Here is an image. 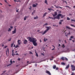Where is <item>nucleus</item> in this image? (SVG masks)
Returning a JSON list of instances; mask_svg holds the SVG:
<instances>
[{
    "mask_svg": "<svg viewBox=\"0 0 75 75\" xmlns=\"http://www.w3.org/2000/svg\"><path fill=\"white\" fill-rule=\"evenodd\" d=\"M48 25V23H45L44 24V25H43V26H44V25Z\"/></svg>",
    "mask_w": 75,
    "mask_h": 75,
    "instance_id": "nucleus-37",
    "label": "nucleus"
},
{
    "mask_svg": "<svg viewBox=\"0 0 75 75\" xmlns=\"http://www.w3.org/2000/svg\"><path fill=\"white\" fill-rule=\"evenodd\" d=\"M67 20H70V18H69L68 17H67Z\"/></svg>",
    "mask_w": 75,
    "mask_h": 75,
    "instance_id": "nucleus-31",
    "label": "nucleus"
},
{
    "mask_svg": "<svg viewBox=\"0 0 75 75\" xmlns=\"http://www.w3.org/2000/svg\"><path fill=\"white\" fill-rule=\"evenodd\" d=\"M16 55V54H14V53H12V54L13 57H14V55Z\"/></svg>",
    "mask_w": 75,
    "mask_h": 75,
    "instance_id": "nucleus-27",
    "label": "nucleus"
},
{
    "mask_svg": "<svg viewBox=\"0 0 75 75\" xmlns=\"http://www.w3.org/2000/svg\"><path fill=\"white\" fill-rule=\"evenodd\" d=\"M54 14L56 16H57V15L58 14H57V12H54Z\"/></svg>",
    "mask_w": 75,
    "mask_h": 75,
    "instance_id": "nucleus-24",
    "label": "nucleus"
},
{
    "mask_svg": "<svg viewBox=\"0 0 75 75\" xmlns=\"http://www.w3.org/2000/svg\"><path fill=\"white\" fill-rule=\"evenodd\" d=\"M69 15L70 16H72V14H71V13H69Z\"/></svg>",
    "mask_w": 75,
    "mask_h": 75,
    "instance_id": "nucleus-48",
    "label": "nucleus"
},
{
    "mask_svg": "<svg viewBox=\"0 0 75 75\" xmlns=\"http://www.w3.org/2000/svg\"><path fill=\"white\" fill-rule=\"evenodd\" d=\"M11 64H9L7 65V67H9V66H10L11 65Z\"/></svg>",
    "mask_w": 75,
    "mask_h": 75,
    "instance_id": "nucleus-49",
    "label": "nucleus"
},
{
    "mask_svg": "<svg viewBox=\"0 0 75 75\" xmlns=\"http://www.w3.org/2000/svg\"><path fill=\"white\" fill-rule=\"evenodd\" d=\"M27 38H28V39H29L28 41H30H30L31 40V39L33 40L34 38H31L30 37H28Z\"/></svg>",
    "mask_w": 75,
    "mask_h": 75,
    "instance_id": "nucleus-6",
    "label": "nucleus"
},
{
    "mask_svg": "<svg viewBox=\"0 0 75 75\" xmlns=\"http://www.w3.org/2000/svg\"><path fill=\"white\" fill-rule=\"evenodd\" d=\"M42 55H43V56H44V54L43 53H41Z\"/></svg>",
    "mask_w": 75,
    "mask_h": 75,
    "instance_id": "nucleus-50",
    "label": "nucleus"
},
{
    "mask_svg": "<svg viewBox=\"0 0 75 75\" xmlns=\"http://www.w3.org/2000/svg\"><path fill=\"white\" fill-rule=\"evenodd\" d=\"M46 14H47V12H45L44 14L43 15V17H44L45 16H46Z\"/></svg>",
    "mask_w": 75,
    "mask_h": 75,
    "instance_id": "nucleus-12",
    "label": "nucleus"
},
{
    "mask_svg": "<svg viewBox=\"0 0 75 75\" xmlns=\"http://www.w3.org/2000/svg\"><path fill=\"white\" fill-rule=\"evenodd\" d=\"M6 71H7L6 70V71H3V72L4 73H5L6 72Z\"/></svg>",
    "mask_w": 75,
    "mask_h": 75,
    "instance_id": "nucleus-58",
    "label": "nucleus"
},
{
    "mask_svg": "<svg viewBox=\"0 0 75 75\" xmlns=\"http://www.w3.org/2000/svg\"><path fill=\"white\" fill-rule=\"evenodd\" d=\"M35 53L36 57H38V53H37L36 52H35Z\"/></svg>",
    "mask_w": 75,
    "mask_h": 75,
    "instance_id": "nucleus-22",
    "label": "nucleus"
},
{
    "mask_svg": "<svg viewBox=\"0 0 75 75\" xmlns=\"http://www.w3.org/2000/svg\"><path fill=\"white\" fill-rule=\"evenodd\" d=\"M53 59H50V61H52V60H53Z\"/></svg>",
    "mask_w": 75,
    "mask_h": 75,
    "instance_id": "nucleus-43",
    "label": "nucleus"
},
{
    "mask_svg": "<svg viewBox=\"0 0 75 75\" xmlns=\"http://www.w3.org/2000/svg\"><path fill=\"white\" fill-rule=\"evenodd\" d=\"M30 54H33V53H32V52H30Z\"/></svg>",
    "mask_w": 75,
    "mask_h": 75,
    "instance_id": "nucleus-44",
    "label": "nucleus"
},
{
    "mask_svg": "<svg viewBox=\"0 0 75 75\" xmlns=\"http://www.w3.org/2000/svg\"><path fill=\"white\" fill-rule=\"evenodd\" d=\"M71 69H72V68L73 69H74V68H75V66L73 65H71Z\"/></svg>",
    "mask_w": 75,
    "mask_h": 75,
    "instance_id": "nucleus-9",
    "label": "nucleus"
},
{
    "mask_svg": "<svg viewBox=\"0 0 75 75\" xmlns=\"http://www.w3.org/2000/svg\"><path fill=\"white\" fill-rule=\"evenodd\" d=\"M18 61H20V58H18Z\"/></svg>",
    "mask_w": 75,
    "mask_h": 75,
    "instance_id": "nucleus-56",
    "label": "nucleus"
},
{
    "mask_svg": "<svg viewBox=\"0 0 75 75\" xmlns=\"http://www.w3.org/2000/svg\"><path fill=\"white\" fill-rule=\"evenodd\" d=\"M37 32H39V31H40V30H37Z\"/></svg>",
    "mask_w": 75,
    "mask_h": 75,
    "instance_id": "nucleus-63",
    "label": "nucleus"
},
{
    "mask_svg": "<svg viewBox=\"0 0 75 75\" xmlns=\"http://www.w3.org/2000/svg\"><path fill=\"white\" fill-rule=\"evenodd\" d=\"M20 41H21V40H18V45H20V43H21V42H19Z\"/></svg>",
    "mask_w": 75,
    "mask_h": 75,
    "instance_id": "nucleus-14",
    "label": "nucleus"
},
{
    "mask_svg": "<svg viewBox=\"0 0 75 75\" xmlns=\"http://www.w3.org/2000/svg\"><path fill=\"white\" fill-rule=\"evenodd\" d=\"M69 64L65 68V69H68V68H69Z\"/></svg>",
    "mask_w": 75,
    "mask_h": 75,
    "instance_id": "nucleus-10",
    "label": "nucleus"
},
{
    "mask_svg": "<svg viewBox=\"0 0 75 75\" xmlns=\"http://www.w3.org/2000/svg\"><path fill=\"white\" fill-rule=\"evenodd\" d=\"M61 64L62 65H65L66 64L65 63H64L63 62L61 63Z\"/></svg>",
    "mask_w": 75,
    "mask_h": 75,
    "instance_id": "nucleus-18",
    "label": "nucleus"
},
{
    "mask_svg": "<svg viewBox=\"0 0 75 75\" xmlns=\"http://www.w3.org/2000/svg\"><path fill=\"white\" fill-rule=\"evenodd\" d=\"M52 15L53 17H55V16H56V15H55V14L54 15V14H52Z\"/></svg>",
    "mask_w": 75,
    "mask_h": 75,
    "instance_id": "nucleus-41",
    "label": "nucleus"
},
{
    "mask_svg": "<svg viewBox=\"0 0 75 75\" xmlns=\"http://www.w3.org/2000/svg\"><path fill=\"white\" fill-rule=\"evenodd\" d=\"M33 7H35L37 6V5L35 4H33Z\"/></svg>",
    "mask_w": 75,
    "mask_h": 75,
    "instance_id": "nucleus-16",
    "label": "nucleus"
},
{
    "mask_svg": "<svg viewBox=\"0 0 75 75\" xmlns=\"http://www.w3.org/2000/svg\"><path fill=\"white\" fill-rule=\"evenodd\" d=\"M59 24L62 25V22H59Z\"/></svg>",
    "mask_w": 75,
    "mask_h": 75,
    "instance_id": "nucleus-34",
    "label": "nucleus"
},
{
    "mask_svg": "<svg viewBox=\"0 0 75 75\" xmlns=\"http://www.w3.org/2000/svg\"><path fill=\"white\" fill-rule=\"evenodd\" d=\"M43 31H42V32H39V33H43Z\"/></svg>",
    "mask_w": 75,
    "mask_h": 75,
    "instance_id": "nucleus-62",
    "label": "nucleus"
},
{
    "mask_svg": "<svg viewBox=\"0 0 75 75\" xmlns=\"http://www.w3.org/2000/svg\"><path fill=\"white\" fill-rule=\"evenodd\" d=\"M51 18H52V20H54V18H53L52 17Z\"/></svg>",
    "mask_w": 75,
    "mask_h": 75,
    "instance_id": "nucleus-60",
    "label": "nucleus"
},
{
    "mask_svg": "<svg viewBox=\"0 0 75 75\" xmlns=\"http://www.w3.org/2000/svg\"><path fill=\"white\" fill-rule=\"evenodd\" d=\"M8 47L7 46H5L4 47V48L5 49V48H6V47Z\"/></svg>",
    "mask_w": 75,
    "mask_h": 75,
    "instance_id": "nucleus-35",
    "label": "nucleus"
},
{
    "mask_svg": "<svg viewBox=\"0 0 75 75\" xmlns=\"http://www.w3.org/2000/svg\"><path fill=\"white\" fill-rule=\"evenodd\" d=\"M60 59H62V61H64L65 60V57H62Z\"/></svg>",
    "mask_w": 75,
    "mask_h": 75,
    "instance_id": "nucleus-13",
    "label": "nucleus"
},
{
    "mask_svg": "<svg viewBox=\"0 0 75 75\" xmlns=\"http://www.w3.org/2000/svg\"><path fill=\"white\" fill-rule=\"evenodd\" d=\"M48 40V39L47 38L45 40V38L44 39V41L45 42L46 41H47Z\"/></svg>",
    "mask_w": 75,
    "mask_h": 75,
    "instance_id": "nucleus-19",
    "label": "nucleus"
},
{
    "mask_svg": "<svg viewBox=\"0 0 75 75\" xmlns=\"http://www.w3.org/2000/svg\"><path fill=\"white\" fill-rule=\"evenodd\" d=\"M28 17V16H25L24 17V20L25 21V20H26V18H27Z\"/></svg>",
    "mask_w": 75,
    "mask_h": 75,
    "instance_id": "nucleus-11",
    "label": "nucleus"
},
{
    "mask_svg": "<svg viewBox=\"0 0 75 75\" xmlns=\"http://www.w3.org/2000/svg\"><path fill=\"white\" fill-rule=\"evenodd\" d=\"M64 60H66V61H68V59L66 57H64Z\"/></svg>",
    "mask_w": 75,
    "mask_h": 75,
    "instance_id": "nucleus-25",
    "label": "nucleus"
},
{
    "mask_svg": "<svg viewBox=\"0 0 75 75\" xmlns=\"http://www.w3.org/2000/svg\"><path fill=\"white\" fill-rule=\"evenodd\" d=\"M62 48H64V47H65V45H64V44L62 45Z\"/></svg>",
    "mask_w": 75,
    "mask_h": 75,
    "instance_id": "nucleus-29",
    "label": "nucleus"
},
{
    "mask_svg": "<svg viewBox=\"0 0 75 75\" xmlns=\"http://www.w3.org/2000/svg\"><path fill=\"white\" fill-rule=\"evenodd\" d=\"M71 21H74V22H75V20H73V19H71Z\"/></svg>",
    "mask_w": 75,
    "mask_h": 75,
    "instance_id": "nucleus-36",
    "label": "nucleus"
},
{
    "mask_svg": "<svg viewBox=\"0 0 75 75\" xmlns=\"http://www.w3.org/2000/svg\"><path fill=\"white\" fill-rule=\"evenodd\" d=\"M12 34H16V28H15L14 30L12 31Z\"/></svg>",
    "mask_w": 75,
    "mask_h": 75,
    "instance_id": "nucleus-3",
    "label": "nucleus"
},
{
    "mask_svg": "<svg viewBox=\"0 0 75 75\" xmlns=\"http://www.w3.org/2000/svg\"><path fill=\"white\" fill-rule=\"evenodd\" d=\"M64 16L61 17V18H64Z\"/></svg>",
    "mask_w": 75,
    "mask_h": 75,
    "instance_id": "nucleus-59",
    "label": "nucleus"
},
{
    "mask_svg": "<svg viewBox=\"0 0 75 75\" xmlns=\"http://www.w3.org/2000/svg\"><path fill=\"white\" fill-rule=\"evenodd\" d=\"M48 10H49V11H50L51 10V9H50V8H48Z\"/></svg>",
    "mask_w": 75,
    "mask_h": 75,
    "instance_id": "nucleus-61",
    "label": "nucleus"
},
{
    "mask_svg": "<svg viewBox=\"0 0 75 75\" xmlns=\"http://www.w3.org/2000/svg\"><path fill=\"white\" fill-rule=\"evenodd\" d=\"M24 42H23L24 44H27V41L26 40H24Z\"/></svg>",
    "mask_w": 75,
    "mask_h": 75,
    "instance_id": "nucleus-8",
    "label": "nucleus"
},
{
    "mask_svg": "<svg viewBox=\"0 0 75 75\" xmlns=\"http://www.w3.org/2000/svg\"><path fill=\"white\" fill-rule=\"evenodd\" d=\"M15 55H19V54H18V53H16V54H15Z\"/></svg>",
    "mask_w": 75,
    "mask_h": 75,
    "instance_id": "nucleus-51",
    "label": "nucleus"
},
{
    "mask_svg": "<svg viewBox=\"0 0 75 75\" xmlns=\"http://www.w3.org/2000/svg\"><path fill=\"white\" fill-rule=\"evenodd\" d=\"M34 11H33V12L32 13V15H33L34 14V13H35L34 12Z\"/></svg>",
    "mask_w": 75,
    "mask_h": 75,
    "instance_id": "nucleus-30",
    "label": "nucleus"
},
{
    "mask_svg": "<svg viewBox=\"0 0 75 75\" xmlns=\"http://www.w3.org/2000/svg\"><path fill=\"white\" fill-rule=\"evenodd\" d=\"M75 68L74 69H72V71H75Z\"/></svg>",
    "mask_w": 75,
    "mask_h": 75,
    "instance_id": "nucleus-42",
    "label": "nucleus"
},
{
    "mask_svg": "<svg viewBox=\"0 0 75 75\" xmlns=\"http://www.w3.org/2000/svg\"><path fill=\"white\" fill-rule=\"evenodd\" d=\"M60 21L61 22H62L64 21V20H61Z\"/></svg>",
    "mask_w": 75,
    "mask_h": 75,
    "instance_id": "nucleus-45",
    "label": "nucleus"
},
{
    "mask_svg": "<svg viewBox=\"0 0 75 75\" xmlns=\"http://www.w3.org/2000/svg\"><path fill=\"white\" fill-rule=\"evenodd\" d=\"M13 44L14 43H13V44H11V47H13Z\"/></svg>",
    "mask_w": 75,
    "mask_h": 75,
    "instance_id": "nucleus-39",
    "label": "nucleus"
},
{
    "mask_svg": "<svg viewBox=\"0 0 75 75\" xmlns=\"http://www.w3.org/2000/svg\"><path fill=\"white\" fill-rule=\"evenodd\" d=\"M66 7H68L70 9V7H69V6H66Z\"/></svg>",
    "mask_w": 75,
    "mask_h": 75,
    "instance_id": "nucleus-53",
    "label": "nucleus"
},
{
    "mask_svg": "<svg viewBox=\"0 0 75 75\" xmlns=\"http://www.w3.org/2000/svg\"><path fill=\"white\" fill-rule=\"evenodd\" d=\"M74 72H73L72 73V74H71V75H74Z\"/></svg>",
    "mask_w": 75,
    "mask_h": 75,
    "instance_id": "nucleus-52",
    "label": "nucleus"
},
{
    "mask_svg": "<svg viewBox=\"0 0 75 75\" xmlns=\"http://www.w3.org/2000/svg\"><path fill=\"white\" fill-rule=\"evenodd\" d=\"M53 47H54V48L52 49V50H54L55 49V46L54 45H53Z\"/></svg>",
    "mask_w": 75,
    "mask_h": 75,
    "instance_id": "nucleus-33",
    "label": "nucleus"
},
{
    "mask_svg": "<svg viewBox=\"0 0 75 75\" xmlns=\"http://www.w3.org/2000/svg\"><path fill=\"white\" fill-rule=\"evenodd\" d=\"M60 18L58 15L54 17V20H55V19H58V20H59Z\"/></svg>",
    "mask_w": 75,
    "mask_h": 75,
    "instance_id": "nucleus-5",
    "label": "nucleus"
},
{
    "mask_svg": "<svg viewBox=\"0 0 75 75\" xmlns=\"http://www.w3.org/2000/svg\"><path fill=\"white\" fill-rule=\"evenodd\" d=\"M71 26V27H75V26L72 24L70 25Z\"/></svg>",
    "mask_w": 75,
    "mask_h": 75,
    "instance_id": "nucleus-28",
    "label": "nucleus"
},
{
    "mask_svg": "<svg viewBox=\"0 0 75 75\" xmlns=\"http://www.w3.org/2000/svg\"><path fill=\"white\" fill-rule=\"evenodd\" d=\"M45 3H46L47 5H48V3H47V0H46L45 1Z\"/></svg>",
    "mask_w": 75,
    "mask_h": 75,
    "instance_id": "nucleus-17",
    "label": "nucleus"
},
{
    "mask_svg": "<svg viewBox=\"0 0 75 75\" xmlns=\"http://www.w3.org/2000/svg\"><path fill=\"white\" fill-rule=\"evenodd\" d=\"M53 69H55V68H56V65H54L53 67Z\"/></svg>",
    "mask_w": 75,
    "mask_h": 75,
    "instance_id": "nucleus-15",
    "label": "nucleus"
},
{
    "mask_svg": "<svg viewBox=\"0 0 75 75\" xmlns=\"http://www.w3.org/2000/svg\"><path fill=\"white\" fill-rule=\"evenodd\" d=\"M37 18H38V16H36V17H35L34 18V19H37Z\"/></svg>",
    "mask_w": 75,
    "mask_h": 75,
    "instance_id": "nucleus-20",
    "label": "nucleus"
},
{
    "mask_svg": "<svg viewBox=\"0 0 75 75\" xmlns=\"http://www.w3.org/2000/svg\"><path fill=\"white\" fill-rule=\"evenodd\" d=\"M36 41H37V40L35 39V38H33V39H31L30 42H32L33 45L34 46H37L38 44Z\"/></svg>",
    "mask_w": 75,
    "mask_h": 75,
    "instance_id": "nucleus-1",
    "label": "nucleus"
},
{
    "mask_svg": "<svg viewBox=\"0 0 75 75\" xmlns=\"http://www.w3.org/2000/svg\"><path fill=\"white\" fill-rule=\"evenodd\" d=\"M7 51L8 54H9V49H8V48H7V50H6V54L7 56Z\"/></svg>",
    "mask_w": 75,
    "mask_h": 75,
    "instance_id": "nucleus-4",
    "label": "nucleus"
},
{
    "mask_svg": "<svg viewBox=\"0 0 75 75\" xmlns=\"http://www.w3.org/2000/svg\"><path fill=\"white\" fill-rule=\"evenodd\" d=\"M58 67H56V70H58Z\"/></svg>",
    "mask_w": 75,
    "mask_h": 75,
    "instance_id": "nucleus-54",
    "label": "nucleus"
},
{
    "mask_svg": "<svg viewBox=\"0 0 75 75\" xmlns=\"http://www.w3.org/2000/svg\"><path fill=\"white\" fill-rule=\"evenodd\" d=\"M74 38V36H71L70 37L71 38Z\"/></svg>",
    "mask_w": 75,
    "mask_h": 75,
    "instance_id": "nucleus-40",
    "label": "nucleus"
},
{
    "mask_svg": "<svg viewBox=\"0 0 75 75\" xmlns=\"http://www.w3.org/2000/svg\"><path fill=\"white\" fill-rule=\"evenodd\" d=\"M35 66H36V67H37V64H35Z\"/></svg>",
    "mask_w": 75,
    "mask_h": 75,
    "instance_id": "nucleus-64",
    "label": "nucleus"
},
{
    "mask_svg": "<svg viewBox=\"0 0 75 75\" xmlns=\"http://www.w3.org/2000/svg\"><path fill=\"white\" fill-rule=\"evenodd\" d=\"M14 1L15 2H16V1H17V2H19L20 1H17L16 0H14Z\"/></svg>",
    "mask_w": 75,
    "mask_h": 75,
    "instance_id": "nucleus-26",
    "label": "nucleus"
},
{
    "mask_svg": "<svg viewBox=\"0 0 75 75\" xmlns=\"http://www.w3.org/2000/svg\"><path fill=\"white\" fill-rule=\"evenodd\" d=\"M19 46H18V45H17L16 46V48H17Z\"/></svg>",
    "mask_w": 75,
    "mask_h": 75,
    "instance_id": "nucleus-47",
    "label": "nucleus"
},
{
    "mask_svg": "<svg viewBox=\"0 0 75 75\" xmlns=\"http://www.w3.org/2000/svg\"><path fill=\"white\" fill-rule=\"evenodd\" d=\"M57 16H58L59 17H61V14L59 13L57 15Z\"/></svg>",
    "mask_w": 75,
    "mask_h": 75,
    "instance_id": "nucleus-23",
    "label": "nucleus"
},
{
    "mask_svg": "<svg viewBox=\"0 0 75 75\" xmlns=\"http://www.w3.org/2000/svg\"><path fill=\"white\" fill-rule=\"evenodd\" d=\"M11 38L9 39V40H8V41H11Z\"/></svg>",
    "mask_w": 75,
    "mask_h": 75,
    "instance_id": "nucleus-38",
    "label": "nucleus"
},
{
    "mask_svg": "<svg viewBox=\"0 0 75 75\" xmlns=\"http://www.w3.org/2000/svg\"><path fill=\"white\" fill-rule=\"evenodd\" d=\"M46 73L47 74H48L49 75H51V73H50V72L49 71H46Z\"/></svg>",
    "mask_w": 75,
    "mask_h": 75,
    "instance_id": "nucleus-7",
    "label": "nucleus"
},
{
    "mask_svg": "<svg viewBox=\"0 0 75 75\" xmlns=\"http://www.w3.org/2000/svg\"><path fill=\"white\" fill-rule=\"evenodd\" d=\"M46 28H47V29L44 31L43 33H42V35H44V34H45V33H47V31H48V30H49L51 28V27L50 26H47L46 27Z\"/></svg>",
    "mask_w": 75,
    "mask_h": 75,
    "instance_id": "nucleus-2",
    "label": "nucleus"
},
{
    "mask_svg": "<svg viewBox=\"0 0 75 75\" xmlns=\"http://www.w3.org/2000/svg\"><path fill=\"white\" fill-rule=\"evenodd\" d=\"M10 62H11V64H13V62L12 61V60L11 59L10 60Z\"/></svg>",
    "mask_w": 75,
    "mask_h": 75,
    "instance_id": "nucleus-21",
    "label": "nucleus"
},
{
    "mask_svg": "<svg viewBox=\"0 0 75 75\" xmlns=\"http://www.w3.org/2000/svg\"><path fill=\"white\" fill-rule=\"evenodd\" d=\"M8 31H11V29L10 28H9V30H8Z\"/></svg>",
    "mask_w": 75,
    "mask_h": 75,
    "instance_id": "nucleus-32",
    "label": "nucleus"
},
{
    "mask_svg": "<svg viewBox=\"0 0 75 75\" xmlns=\"http://www.w3.org/2000/svg\"><path fill=\"white\" fill-rule=\"evenodd\" d=\"M58 7H59V8H62L60 7V6H58Z\"/></svg>",
    "mask_w": 75,
    "mask_h": 75,
    "instance_id": "nucleus-55",
    "label": "nucleus"
},
{
    "mask_svg": "<svg viewBox=\"0 0 75 75\" xmlns=\"http://www.w3.org/2000/svg\"><path fill=\"white\" fill-rule=\"evenodd\" d=\"M10 27L11 28H13V26H10Z\"/></svg>",
    "mask_w": 75,
    "mask_h": 75,
    "instance_id": "nucleus-57",
    "label": "nucleus"
},
{
    "mask_svg": "<svg viewBox=\"0 0 75 75\" xmlns=\"http://www.w3.org/2000/svg\"><path fill=\"white\" fill-rule=\"evenodd\" d=\"M66 28H69V29H70V28H69V27H68V26H66Z\"/></svg>",
    "mask_w": 75,
    "mask_h": 75,
    "instance_id": "nucleus-46",
    "label": "nucleus"
}]
</instances>
